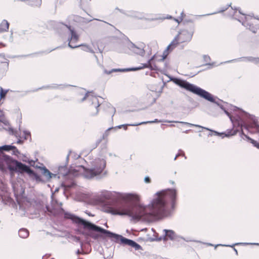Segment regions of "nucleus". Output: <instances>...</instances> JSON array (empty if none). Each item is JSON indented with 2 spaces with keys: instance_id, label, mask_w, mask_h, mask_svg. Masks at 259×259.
<instances>
[{
  "instance_id": "f257e3e1",
  "label": "nucleus",
  "mask_w": 259,
  "mask_h": 259,
  "mask_svg": "<svg viewBox=\"0 0 259 259\" xmlns=\"http://www.w3.org/2000/svg\"><path fill=\"white\" fill-rule=\"evenodd\" d=\"M178 191L176 188L166 189L157 192L146 206L116 203L109 208L112 214L127 215L134 220L152 222L167 216L176 205Z\"/></svg>"
},
{
  "instance_id": "f03ea898",
  "label": "nucleus",
  "mask_w": 259,
  "mask_h": 259,
  "mask_svg": "<svg viewBox=\"0 0 259 259\" xmlns=\"http://www.w3.org/2000/svg\"><path fill=\"white\" fill-rule=\"evenodd\" d=\"M88 163L89 168H85L81 165L76 166L73 170V174L77 176L81 174L83 177L87 179H101L106 176V161L104 156L92 157L89 158Z\"/></svg>"
},
{
  "instance_id": "7ed1b4c3",
  "label": "nucleus",
  "mask_w": 259,
  "mask_h": 259,
  "mask_svg": "<svg viewBox=\"0 0 259 259\" xmlns=\"http://www.w3.org/2000/svg\"><path fill=\"white\" fill-rule=\"evenodd\" d=\"M64 216L65 218L71 220L75 223L82 225L84 229L88 230L89 231H94L101 233L104 235L105 237L113 239V240L116 242H118V241H120L121 243L132 246L135 248L137 250H139L141 248L139 244L132 240L125 238L121 235L115 234L108 230L103 229L71 213H65Z\"/></svg>"
},
{
  "instance_id": "20e7f679",
  "label": "nucleus",
  "mask_w": 259,
  "mask_h": 259,
  "mask_svg": "<svg viewBox=\"0 0 259 259\" xmlns=\"http://www.w3.org/2000/svg\"><path fill=\"white\" fill-rule=\"evenodd\" d=\"M172 81L180 87L197 95L208 101L211 102H214L213 96L211 94L199 87L191 84L186 80L179 78H174Z\"/></svg>"
},
{
  "instance_id": "39448f33",
  "label": "nucleus",
  "mask_w": 259,
  "mask_h": 259,
  "mask_svg": "<svg viewBox=\"0 0 259 259\" xmlns=\"http://www.w3.org/2000/svg\"><path fill=\"white\" fill-rule=\"evenodd\" d=\"M100 193V196L106 200H117L119 199H122L126 201H131L134 203H136L140 200L139 196L135 194H123L107 190H103Z\"/></svg>"
},
{
  "instance_id": "423d86ee",
  "label": "nucleus",
  "mask_w": 259,
  "mask_h": 259,
  "mask_svg": "<svg viewBox=\"0 0 259 259\" xmlns=\"http://www.w3.org/2000/svg\"><path fill=\"white\" fill-rule=\"evenodd\" d=\"M220 107L229 117L231 121L234 125L237 124L238 126H240L241 128L244 127L248 131L252 130L254 132L259 133V124L257 123V118L255 116L253 115H249V119L252 121V122L249 124H247L241 120L240 117H238V118L235 119V117L231 116L229 112L226 110L222 106H221Z\"/></svg>"
},
{
  "instance_id": "0eeeda50",
  "label": "nucleus",
  "mask_w": 259,
  "mask_h": 259,
  "mask_svg": "<svg viewBox=\"0 0 259 259\" xmlns=\"http://www.w3.org/2000/svg\"><path fill=\"white\" fill-rule=\"evenodd\" d=\"M58 26L64 30H67L69 32V36L68 37V46L71 48H76L79 47V46L74 45L78 39L79 36L77 32L74 28H72L71 26L64 24L62 23H59Z\"/></svg>"
},
{
  "instance_id": "6e6552de",
  "label": "nucleus",
  "mask_w": 259,
  "mask_h": 259,
  "mask_svg": "<svg viewBox=\"0 0 259 259\" xmlns=\"http://www.w3.org/2000/svg\"><path fill=\"white\" fill-rule=\"evenodd\" d=\"M193 35V32L187 30H183L172 41L168 46L167 49L174 48L179 43L190 41Z\"/></svg>"
},
{
  "instance_id": "1a4fd4ad",
  "label": "nucleus",
  "mask_w": 259,
  "mask_h": 259,
  "mask_svg": "<svg viewBox=\"0 0 259 259\" xmlns=\"http://www.w3.org/2000/svg\"><path fill=\"white\" fill-rule=\"evenodd\" d=\"M164 121L166 122H168V123H171V122L181 123H183V124L189 125L191 126H195V127H200V128L205 129V130H206L207 131H211L212 132H213L215 135L221 136L222 138H224L225 137H230L231 136L235 135L236 134L237 132V130H234V131H233V130H227L225 133H219V132H218L217 131H212V130H210V129H209V128H208L207 127H203V126H202L198 125V124H192V123H188V122H186L177 121H169V120H165Z\"/></svg>"
},
{
  "instance_id": "9d476101",
  "label": "nucleus",
  "mask_w": 259,
  "mask_h": 259,
  "mask_svg": "<svg viewBox=\"0 0 259 259\" xmlns=\"http://www.w3.org/2000/svg\"><path fill=\"white\" fill-rule=\"evenodd\" d=\"M155 55H154L148 60V61L146 63L142 64L141 65L138 67H133V68L124 69H112L109 71L105 70V73L109 74L113 72L136 71V70H141V69H142L144 68H150L151 70H152L153 69L152 68L151 62L155 59Z\"/></svg>"
},
{
  "instance_id": "9b49d317",
  "label": "nucleus",
  "mask_w": 259,
  "mask_h": 259,
  "mask_svg": "<svg viewBox=\"0 0 259 259\" xmlns=\"http://www.w3.org/2000/svg\"><path fill=\"white\" fill-rule=\"evenodd\" d=\"M17 166V171L19 172L23 173V172H26L29 175H33L36 181H41V179L40 177L36 175V174L34 173L32 170H31L30 167L26 165L23 164L21 162H19L17 160L12 161Z\"/></svg>"
},
{
  "instance_id": "f8f14e48",
  "label": "nucleus",
  "mask_w": 259,
  "mask_h": 259,
  "mask_svg": "<svg viewBox=\"0 0 259 259\" xmlns=\"http://www.w3.org/2000/svg\"><path fill=\"white\" fill-rule=\"evenodd\" d=\"M146 45L143 42H139L137 44H134L133 42H130L127 45L128 48L134 53L140 55L141 56H144L145 53V48Z\"/></svg>"
},
{
  "instance_id": "ddd939ff",
  "label": "nucleus",
  "mask_w": 259,
  "mask_h": 259,
  "mask_svg": "<svg viewBox=\"0 0 259 259\" xmlns=\"http://www.w3.org/2000/svg\"><path fill=\"white\" fill-rule=\"evenodd\" d=\"M232 9H234V10H237L238 9L236 8H232ZM239 12L240 14H242L243 16H245V14L242 13L240 9H238ZM238 21L242 23V24L246 27V28H248L250 31H251L253 33H256L257 30V28L253 26L250 23L248 22V18L246 16H244V20L243 19H238Z\"/></svg>"
},
{
  "instance_id": "4468645a",
  "label": "nucleus",
  "mask_w": 259,
  "mask_h": 259,
  "mask_svg": "<svg viewBox=\"0 0 259 259\" xmlns=\"http://www.w3.org/2000/svg\"><path fill=\"white\" fill-rule=\"evenodd\" d=\"M4 159L8 165V168L10 171V174L11 177L14 176V172L17 171V168L16 165L14 164L12 161H15V160L13 159L10 156H4Z\"/></svg>"
},
{
  "instance_id": "2eb2a0df",
  "label": "nucleus",
  "mask_w": 259,
  "mask_h": 259,
  "mask_svg": "<svg viewBox=\"0 0 259 259\" xmlns=\"http://www.w3.org/2000/svg\"><path fill=\"white\" fill-rule=\"evenodd\" d=\"M89 99L90 101L92 102L93 104H95V106L97 108L100 106L99 104V102L98 101V99L96 97L92 95V93H87L84 96V97L82 99L81 101H83L86 99Z\"/></svg>"
},
{
  "instance_id": "dca6fc26",
  "label": "nucleus",
  "mask_w": 259,
  "mask_h": 259,
  "mask_svg": "<svg viewBox=\"0 0 259 259\" xmlns=\"http://www.w3.org/2000/svg\"><path fill=\"white\" fill-rule=\"evenodd\" d=\"M2 150L6 151L12 150L13 154L15 155H18L19 154V152L17 148L12 145H4L0 147V151Z\"/></svg>"
},
{
  "instance_id": "f3484780",
  "label": "nucleus",
  "mask_w": 259,
  "mask_h": 259,
  "mask_svg": "<svg viewBox=\"0 0 259 259\" xmlns=\"http://www.w3.org/2000/svg\"><path fill=\"white\" fill-rule=\"evenodd\" d=\"M162 121L161 120H158L157 119H155L153 121H147L145 122H142L140 123H137L135 124H123V125H120L117 126L118 128H120L121 127H123L125 130H126L127 126L130 125V126H138L139 125L143 124H146V123H157V122H161Z\"/></svg>"
},
{
  "instance_id": "a211bd4d",
  "label": "nucleus",
  "mask_w": 259,
  "mask_h": 259,
  "mask_svg": "<svg viewBox=\"0 0 259 259\" xmlns=\"http://www.w3.org/2000/svg\"><path fill=\"white\" fill-rule=\"evenodd\" d=\"M41 174L45 177L47 180H49L53 177H56V175L51 173L46 167L40 168Z\"/></svg>"
},
{
  "instance_id": "6ab92c4d",
  "label": "nucleus",
  "mask_w": 259,
  "mask_h": 259,
  "mask_svg": "<svg viewBox=\"0 0 259 259\" xmlns=\"http://www.w3.org/2000/svg\"><path fill=\"white\" fill-rule=\"evenodd\" d=\"M9 28V22L6 20H3L0 24V33L8 31Z\"/></svg>"
},
{
  "instance_id": "aec40b11",
  "label": "nucleus",
  "mask_w": 259,
  "mask_h": 259,
  "mask_svg": "<svg viewBox=\"0 0 259 259\" xmlns=\"http://www.w3.org/2000/svg\"><path fill=\"white\" fill-rule=\"evenodd\" d=\"M163 232L165 233V237H167L170 240H174L176 238V234L175 232L171 230H163Z\"/></svg>"
},
{
  "instance_id": "412c9836",
  "label": "nucleus",
  "mask_w": 259,
  "mask_h": 259,
  "mask_svg": "<svg viewBox=\"0 0 259 259\" xmlns=\"http://www.w3.org/2000/svg\"><path fill=\"white\" fill-rule=\"evenodd\" d=\"M81 234L85 236H90L95 240L98 239L100 237H103L102 235H99L93 232H82Z\"/></svg>"
},
{
  "instance_id": "4be33fe9",
  "label": "nucleus",
  "mask_w": 259,
  "mask_h": 259,
  "mask_svg": "<svg viewBox=\"0 0 259 259\" xmlns=\"http://www.w3.org/2000/svg\"><path fill=\"white\" fill-rule=\"evenodd\" d=\"M240 61H249L252 62L254 63H259V58H253L252 57H243L239 59Z\"/></svg>"
},
{
  "instance_id": "5701e85b",
  "label": "nucleus",
  "mask_w": 259,
  "mask_h": 259,
  "mask_svg": "<svg viewBox=\"0 0 259 259\" xmlns=\"http://www.w3.org/2000/svg\"><path fill=\"white\" fill-rule=\"evenodd\" d=\"M9 132L10 134H12L13 135H15L16 137L18 138V141H17V144H21L23 143V141L20 139L21 137L19 135L17 132L15 131L12 128L9 127Z\"/></svg>"
},
{
  "instance_id": "b1692460",
  "label": "nucleus",
  "mask_w": 259,
  "mask_h": 259,
  "mask_svg": "<svg viewBox=\"0 0 259 259\" xmlns=\"http://www.w3.org/2000/svg\"><path fill=\"white\" fill-rule=\"evenodd\" d=\"M19 235L22 238H26L29 236V232L26 229H21L19 231Z\"/></svg>"
},
{
  "instance_id": "393cba45",
  "label": "nucleus",
  "mask_w": 259,
  "mask_h": 259,
  "mask_svg": "<svg viewBox=\"0 0 259 259\" xmlns=\"http://www.w3.org/2000/svg\"><path fill=\"white\" fill-rule=\"evenodd\" d=\"M78 46H79V47H81V50L83 51L90 52V53H91L93 54L95 53L94 50L88 45H80Z\"/></svg>"
},
{
  "instance_id": "a878e982",
  "label": "nucleus",
  "mask_w": 259,
  "mask_h": 259,
  "mask_svg": "<svg viewBox=\"0 0 259 259\" xmlns=\"http://www.w3.org/2000/svg\"><path fill=\"white\" fill-rule=\"evenodd\" d=\"M245 137L253 145V146L259 149V143L256 141L252 139L246 135H245Z\"/></svg>"
},
{
  "instance_id": "bb28decb",
  "label": "nucleus",
  "mask_w": 259,
  "mask_h": 259,
  "mask_svg": "<svg viewBox=\"0 0 259 259\" xmlns=\"http://www.w3.org/2000/svg\"><path fill=\"white\" fill-rule=\"evenodd\" d=\"M8 92V90H4L2 87H0V98H4Z\"/></svg>"
},
{
  "instance_id": "cd10ccee",
  "label": "nucleus",
  "mask_w": 259,
  "mask_h": 259,
  "mask_svg": "<svg viewBox=\"0 0 259 259\" xmlns=\"http://www.w3.org/2000/svg\"><path fill=\"white\" fill-rule=\"evenodd\" d=\"M41 4V0H35V2L30 5L33 6L39 7Z\"/></svg>"
},
{
  "instance_id": "c85d7f7f",
  "label": "nucleus",
  "mask_w": 259,
  "mask_h": 259,
  "mask_svg": "<svg viewBox=\"0 0 259 259\" xmlns=\"http://www.w3.org/2000/svg\"><path fill=\"white\" fill-rule=\"evenodd\" d=\"M170 49H172L171 48H170ZM168 49H167V48L166 49V50H165L163 53V55L162 56V58L160 59L161 61H163L167 57L168 53Z\"/></svg>"
},
{
  "instance_id": "c756f323",
  "label": "nucleus",
  "mask_w": 259,
  "mask_h": 259,
  "mask_svg": "<svg viewBox=\"0 0 259 259\" xmlns=\"http://www.w3.org/2000/svg\"><path fill=\"white\" fill-rule=\"evenodd\" d=\"M72 155H74L73 157H74V159H77V158H78L80 157V156H79V155H78V154H75L74 153H73V152H72L70 151L69 153L68 154V155H67V159H68L69 156L70 155V156H72Z\"/></svg>"
},
{
  "instance_id": "7c9ffc66",
  "label": "nucleus",
  "mask_w": 259,
  "mask_h": 259,
  "mask_svg": "<svg viewBox=\"0 0 259 259\" xmlns=\"http://www.w3.org/2000/svg\"><path fill=\"white\" fill-rule=\"evenodd\" d=\"M23 134L24 135V139L27 140L28 139L29 137L30 136V133L29 132L27 131H24Z\"/></svg>"
},
{
  "instance_id": "2f4dec72",
  "label": "nucleus",
  "mask_w": 259,
  "mask_h": 259,
  "mask_svg": "<svg viewBox=\"0 0 259 259\" xmlns=\"http://www.w3.org/2000/svg\"><path fill=\"white\" fill-rule=\"evenodd\" d=\"M109 112H110L111 114L112 115V116H113V115L114 114V113H115V111H116L115 109L113 107L110 106L109 107Z\"/></svg>"
},
{
  "instance_id": "473e14b6",
  "label": "nucleus",
  "mask_w": 259,
  "mask_h": 259,
  "mask_svg": "<svg viewBox=\"0 0 259 259\" xmlns=\"http://www.w3.org/2000/svg\"><path fill=\"white\" fill-rule=\"evenodd\" d=\"M3 63L4 64V67L5 70V71H7L9 68V62L7 61V62H3Z\"/></svg>"
},
{
  "instance_id": "72a5a7b5",
  "label": "nucleus",
  "mask_w": 259,
  "mask_h": 259,
  "mask_svg": "<svg viewBox=\"0 0 259 259\" xmlns=\"http://www.w3.org/2000/svg\"><path fill=\"white\" fill-rule=\"evenodd\" d=\"M203 59H204V62H205L206 63H207L210 60V58L209 56H208L207 55H204Z\"/></svg>"
},
{
  "instance_id": "f704fd0d",
  "label": "nucleus",
  "mask_w": 259,
  "mask_h": 259,
  "mask_svg": "<svg viewBox=\"0 0 259 259\" xmlns=\"http://www.w3.org/2000/svg\"><path fill=\"white\" fill-rule=\"evenodd\" d=\"M174 20L178 23H180L183 20V17H180L178 19H174Z\"/></svg>"
},
{
  "instance_id": "c9c22d12",
  "label": "nucleus",
  "mask_w": 259,
  "mask_h": 259,
  "mask_svg": "<svg viewBox=\"0 0 259 259\" xmlns=\"http://www.w3.org/2000/svg\"><path fill=\"white\" fill-rule=\"evenodd\" d=\"M239 244H256V245H258V243H236L234 245H239Z\"/></svg>"
},
{
  "instance_id": "e433bc0d",
  "label": "nucleus",
  "mask_w": 259,
  "mask_h": 259,
  "mask_svg": "<svg viewBox=\"0 0 259 259\" xmlns=\"http://www.w3.org/2000/svg\"><path fill=\"white\" fill-rule=\"evenodd\" d=\"M144 181L146 183H149L150 182V179L148 177H146L144 179Z\"/></svg>"
},
{
  "instance_id": "4c0bfd02",
  "label": "nucleus",
  "mask_w": 259,
  "mask_h": 259,
  "mask_svg": "<svg viewBox=\"0 0 259 259\" xmlns=\"http://www.w3.org/2000/svg\"><path fill=\"white\" fill-rule=\"evenodd\" d=\"M64 169L66 170V172L64 174H63V175H65L67 174V169L65 167H61L59 168V171L61 172L62 170Z\"/></svg>"
},
{
  "instance_id": "58836bf2",
  "label": "nucleus",
  "mask_w": 259,
  "mask_h": 259,
  "mask_svg": "<svg viewBox=\"0 0 259 259\" xmlns=\"http://www.w3.org/2000/svg\"><path fill=\"white\" fill-rule=\"evenodd\" d=\"M73 185H74V183H72L71 185H67V184H64V186H65V187H73Z\"/></svg>"
},
{
  "instance_id": "ea45409f",
  "label": "nucleus",
  "mask_w": 259,
  "mask_h": 259,
  "mask_svg": "<svg viewBox=\"0 0 259 259\" xmlns=\"http://www.w3.org/2000/svg\"><path fill=\"white\" fill-rule=\"evenodd\" d=\"M0 169L2 171H5V168L4 166L3 165H0Z\"/></svg>"
},
{
  "instance_id": "a19ab883",
  "label": "nucleus",
  "mask_w": 259,
  "mask_h": 259,
  "mask_svg": "<svg viewBox=\"0 0 259 259\" xmlns=\"http://www.w3.org/2000/svg\"><path fill=\"white\" fill-rule=\"evenodd\" d=\"M230 246V247H232L233 246H231V245H222V244H218L217 245H215V248L218 246Z\"/></svg>"
},
{
  "instance_id": "79ce46f5",
  "label": "nucleus",
  "mask_w": 259,
  "mask_h": 259,
  "mask_svg": "<svg viewBox=\"0 0 259 259\" xmlns=\"http://www.w3.org/2000/svg\"><path fill=\"white\" fill-rule=\"evenodd\" d=\"M180 155V154H178L174 158V160H176L177 159V158H178V157H179V156Z\"/></svg>"
},
{
  "instance_id": "37998d69",
  "label": "nucleus",
  "mask_w": 259,
  "mask_h": 259,
  "mask_svg": "<svg viewBox=\"0 0 259 259\" xmlns=\"http://www.w3.org/2000/svg\"><path fill=\"white\" fill-rule=\"evenodd\" d=\"M111 128H112L110 127V128H109L107 130L106 132V133H105V135H106V136H107V132L108 131H109V130H110Z\"/></svg>"
},
{
  "instance_id": "c03bdc74",
  "label": "nucleus",
  "mask_w": 259,
  "mask_h": 259,
  "mask_svg": "<svg viewBox=\"0 0 259 259\" xmlns=\"http://www.w3.org/2000/svg\"><path fill=\"white\" fill-rule=\"evenodd\" d=\"M180 17H183V18H184V12H182L181 14V16Z\"/></svg>"
},
{
  "instance_id": "a18cd8bd",
  "label": "nucleus",
  "mask_w": 259,
  "mask_h": 259,
  "mask_svg": "<svg viewBox=\"0 0 259 259\" xmlns=\"http://www.w3.org/2000/svg\"><path fill=\"white\" fill-rule=\"evenodd\" d=\"M75 239H76V241H79V240H80L79 237H76Z\"/></svg>"
},
{
  "instance_id": "49530a36",
  "label": "nucleus",
  "mask_w": 259,
  "mask_h": 259,
  "mask_svg": "<svg viewBox=\"0 0 259 259\" xmlns=\"http://www.w3.org/2000/svg\"><path fill=\"white\" fill-rule=\"evenodd\" d=\"M166 19H171L172 17L171 16H168L166 18Z\"/></svg>"
},
{
  "instance_id": "de8ad7c7",
  "label": "nucleus",
  "mask_w": 259,
  "mask_h": 259,
  "mask_svg": "<svg viewBox=\"0 0 259 259\" xmlns=\"http://www.w3.org/2000/svg\"><path fill=\"white\" fill-rule=\"evenodd\" d=\"M170 183L172 184V185H174L175 184V182L173 181H170Z\"/></svg>"
},
{
  "instance_id": "09e8293b",
  "label": "nucleus",
  "mask_w": 259,
  "mask_h": 259,
  "mask_svg": "<svg viewBox=\"0 0 259 259\" xmlns=\"http://www.w3.org/2000/svg\"><path fill=\"white\" fill-rule=\"evenodd\" d=\"M234 250L235 252H236V253L237 254H238V251H237V250H236V249H235V248H234Z\"/></svg>"
},
{
  "instance_id": "8fccbe9b",
  "label": "nucleus",
  "mask_w": 259,
  "mask_h": 259,
  "mask_svg": "<svg viewBox=\"0 0 259 259\" xmlns=\"http://www.w3.org/2000/svg\"><path fill=\"white\" fill-rule=\"evenodd\" d=\"M254 18L255 19H257V20H259V17H254Z\"/></svg>"
},
{
  "instance_id": "3c124183",
  "label": "nucleus",
  "mask_w": 259,
  "mask_h": 259,
  "mask_svg": "<svg viewBox=\"0 0 259 259\" xmlns=\"http://www.w3.org/2000/svg\"><path fill=\"white\" fill-rule=\"evenodd\" d=\"M213 98L214 99V100H215V99L213 97ZM213 103H217V104H218V103H217L215 100H214V102H213Z\"/></svg>"
},
{
  "instance_id": "603ef678",
  "label": "nucleus",
  "mask_w": 259,
  "mask_h": 259,
  "mask_svg": "<svg viewBox=\"0 0 259 259\" xmlns=\"http://www.w3.org/2000/svg\"><path fill=\"white\" fill-rule=\"evenodd\" d=\"M190 131V130H187L185 132V133H188V132Z\"/></svg>"
},
{
  "instance_id": "864d4df0",
  "label": "nucleus",
  "mask_w": 259,
  "mask_h": 259,
  "mask_svg": "<svg viewBox=\"0 0 259 259\" xmlns=\"http://www.w3.org/2000/svg\"><path fill=\"white\" fill-rule=\"evenodd\" d=\"M77 254L80 253V251H79V250H78V251H77Z\"/></svg>"
},
{
  "instance_id": "5fc2aeb1",
  "label": "nucleus",
  "mask_w": 259,
  "mask_h": 259,
  "mask_svg": "<svg viewBox=\"0 0 259 259\" xmlns=\"http://www.w3.org/2000/svg\"><path fill=\"white\" fill-rule=\"evenodd\" d=\"M156 18H152V20H156Z\"/></svg>"
},
{
  "instance_id": "6e6d98bb",
  "label": "nucleus",
  "mask_w": 259,
  "mask_h": 259,
  "mask_svg": "<svg viewBox=\"0 0 259 259\" xmlns=\"http://www.w3.org/2000/svg\"><path fill=\"white\" fill-rule=\"evenodd\" d=\"M208 136H212V135H211V134H209L208 135Z\"/></svg>"
},
{
  "instance_id": "4d7b16f0",
  "label": "nucleus",
  "mask_w": 259,
  "mask_h": 259,
  "mask_svg": "<svg viewBox=\"0 0 259 259\" xmlns=\"http://www.w3.org/2000/svg\"><path fill=\"white\" fill-rule=\"evenodd\" d=\"M208 244L209 245H210V246L212 245L211 244H210V243H209V244Z\"/></svg>"
},
{
  "instance_id": "13d9d810",
  "label": "nucleus",
  "mask_w": 259,
  "mask_h": 259,
  "mask_svg": "<svg viewBox=\"0 0 259 259\" xmlns=\"http://www.w3.org/2000/svg\"><path fill=\"white\" fill-rule=\"evenodd\" d=\"M0 56H4L3 54H0Z\"/></svg>"
},
{
  "instance_id": "bf43d9fd",
  "label": "nucleus",
  "mask_w": 259,
  "mask_h": 259,
  "mask_svg": "<svg viewBox=\"0 0 259 259\" xmlns=\"http://www.w3.org/2000/svg\"><path fill=\"white\" fill-rule=\"evenodd\" d=\"M225 10H223L221 11L220 12H223V11H224Z\"/></svg>"
},
{
  "instance_id": "052dcab7",
  "label": "nucleus",
  "mask_w": 259,
  "mask_h": 259,
  "mask_svg": "<svg viewBox=\"0 0 259 259\" xmlns=\"http://www.w3.org/2000/svg\"><path fill=\"white\" fill-rule=\"evenodd\" d=\"M104 137H105V135H104L103 136V139L104 138Z\"/></svg>"
},
{
  "instance_id": "680f3d73",
  "label": "nucleus",
  "mask_w": 259,
  "mask_h": 259,
  "mask_svg": "<svg viewBox=\"0 0 259 259\" xmlns=\"http://www.w3.org/2000/svg\"><path fill=\"white\" fill-rule=\"evenodd\" d=\"M169 126H174V125L171 124V125H170Z\"/></svg>"
},
{
  "instance_id": "e2e57ef3",
  "label": "nucleus",
  "mask_w": 259,
  "mask_h": 259,
  "mask_svg": "<svg viewBox=\"0 0 259 259\" xmlns=\"http://www.w3.org/2000/svg\"><path fill=\"white\" fill-rule=\"evenodd\" d=\"M88 215H92L91 214V213H88Z\"/></svg>"
},
{
  "instance_id": "0e129e2a",
  "label": "nucleus",
  "mask_w": 259,
  "mask_h": 259,
  "mask_svg": "<svg viewBox=\"0 0 259 259\" xmlns=\"http://www.w3.org/2000/svg\"><path fill=\"white\" fill-rule=\"evenodd\" d=\"M137 17H138L139 18H142L141 17H138V16H137Z\"/></svg>"
}]
</instances>
